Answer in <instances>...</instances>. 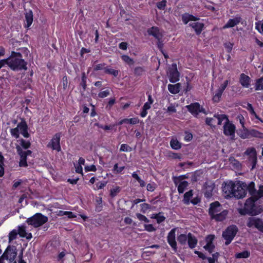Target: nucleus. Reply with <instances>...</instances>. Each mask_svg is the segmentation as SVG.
I'll return each mask as SVG.
<instances>
[{"instance_id": "a19ab883", "label": "nucleus", "mask_w": 263, "mask_h": 263, "mask_svg": "<svg viewBox=\"0 0 263 263\" xmlns=\"http://www.w3.org/2000/svg\"><path fill=\"white\" fill-rule=\"evenodd\" d=\"M177 240L181 245H184L186 243V240H187V236L185 234H180L178 237Z\"/></svg>"}, {"instance_id": "7c9ffc66", "label": "nucleus", "mask_w": 263, "mask_h": 263, "mask_svg": "<svg viewBox=\"0 0 263 263\" xmlns=\"http://www.w3.org/2000/svg\"><path fill=\"white\" fill-rule=\"evenodd\" d=\"M193 190H191L186 192L184 195L183 201L186 205L189 204L190 203V198L193 196Z\"/></svg>"}, {"instance_id": "13d9d810", "label": "nucleus", "mask_w": 263, "mask_h": 263, "mask_svg": "<svg viewBox=\"0 0 263 263\" xmlns=\"http://www.w3.org/2000/svg\"><path fill=\"white\" fill-rule=\"evenodd\" d=\"M96 202L98 203V205L96 206V210L100 211L102 208V198L101 197L97 198Z\"/></svg>"}, {"instance_id": "a18cd8bd", "label": "nucleus", "mask_w": 263, "mask_h": 263, "mask_svg": "<svg viewBox=\"0 0 263 263\" xmlns=\"http://www.w3.org/2000/svg\"><path fill=\"white\" fill-rule=\"evenodd\" d=\"M122 59L126 62L127 64L131 65L134 63V60L131 59L129 57L126 55H123L122 56Z\"/></svg>"}, {"instance_id": "72a5a7b5", "label": "nucleus", "mask_w": 263, "mask_h": 263, "mask_svg": "<svg viewBox=\"0 0 263 263\" xmlns=\"http://www.w3.org/2000/svg\"><path fill=\"white\" fill-rule=\"evenodd\" d=\"M170 145L174 149H178L181 148L180 143L176 139H172L170 142Z\"/></svg>"}, {"instance_id": "6ab92c4d", "label": "nucleus", "mask_w": 263, "mask_h": 263, "mask_svg": "<svg viewBox=\"0 0 263 263\" xmlns=\"http://www.w3.org/2000/svg\"><path fill=\"white\" fill-rule=\"evenodd\" d=\"M204 187V196L206 198H210L212 196V192L215 187L214 184L212 183H205Z\"/></svg>"}, {"instance_id": "f3484780", "label": "nucleus", "mask_w": 263, "mask_h": 263, "mask_svg": "<svg viewBox=\"0 0 263 263\" xmlns=\"http://www.w3.org/2000/svg\"><path fill=\"white\" fill-rule=\"evenodd\" d=\"M242 20V18L239 16H236L233 18L229 19L228 22L223 26V29L232 28L238 25Z\"/></svg>"}, {"instance_id": "423d86ee", "label": "nucleus", "mask_w": 263, "mask_h": 263, "mask_svg": "<svg viewBox=\"0 0 263 263\" xmlns=\"http://www.w3.org/2000/svg\"><path fill=\"white\" fill-rule=\"evenodd\" d=\"M248 227H255L258 231L263 233V221L258 218L251 217L248 218L246 222Z\"/></svg>"}, {"instance_id": "2eb2a0df", "label": "nucleus", "mask_w": 263, "mask_h": 263, "mask_svg": "<svg viewBox=\"0 0 263 263\" xmlns=\"http://www.w3.org/2000/svg\"><path fill=\"white\" fill-rule=\"evenodd\" d=\"M175 229L171 230L168 234L167 239L169 245L176 251L177 250V243L175 240Z\"/></svg>"}, {"instance_id": "f8f14e48", "label": "nucleus", "mask_w": 263, "mask_h": 263, "mask_svg": "<svg viewBox=\"0 0 263 263\" xmlns=\"http://www.w3.org/2000/svg\"><path fill=\"white\" fill-rule=\"evenodd\" d=\"M235 182L230 181L225 184V185L222 187V191L226 197H232L234 196V189Z\"/></svg>"}, {"instance_id": "09e8293b", "label": "nucleus", "mask_w": 263, "mask_h": 263, "mask_svg": "<svg viewBox=\"0 0 263 263\" xmlns=\"http://www.w3.org/2000/svg\"><path fill=\"white\" fill-rule=\"evenodd\" d=\"M144 70L142 67H137L134 69V73L137 76H140L144 72Z\"/></svg>"}, {"instance_id": "1a4fd4ad", "label": "nucleus", "mask_w": 263, "mask_h": 263, "mask_svg": "<svg viewBox=\"0 0 263 263\" xmlns=\"http://www.w3.org/2000/svg\"><path fill=\"white\" fill-rule=\"evenodd\" d=\"M61 133H58L55 134L52 138L50 142L47 145V147L51 148L53 150L60 152L61 150L60 146V137Z\"/></svg>"}, {"instance_id": "774afa93", "label": "nucleus", "mask_w": 263, "mask_h": 263, "mask_svg": "<svg viewBox=\"0 0 263 263\" xmlns=\"http://www.w3.org/2000/svg\"><path fill=\"white\" fill-rule=\"evenodd\" d=\"M182 20L183 22L186 24L190 21V18L189 17V14H184L182 16Z\"/></svg>"}, {"instance_id": "9d476101", "label": "nucleus", "mask_w": 263, "mask_h": 263, "mask_svg": "<svg viewBox=\"0 0 263 263\" xmlns=\"http://www.w3.org/2000/svg\"><path fill=\"white\" fill-rule=\"evenodd\" d=\"M188 110L195 117H197L199 112H203L206 114L205 109L200 106L198 103H192L186 106Z\"/></svg>"}, {"instance_id": "9b49d317", "label": "nucleus", "mask_w": 263, "mask_h": 263, "mask_svg": "<svg viewBox=\"0 0 263 263\" xmlns=\"http://www.w3.org/2000/svg\"><path fill=\"white\" fill-rule=\"evenodd\" d=\"M168 76L170 81L172 83H175L179 80V73L176 64H173L169 68Z\"/></svg>"}, {"instance_id": "864d4df0", "label": "nucleus", "mask_w": 263, "mask_h": 263, "mask_svg": "<svg viewBox=\"0 0 263 263\" xmlns=\"http://www.w3.org/2000/svg\"><path fill=\"white\" fill-rule=\"evenodd\" d=\"M166 0H162L157 4V8L160 10H164L166 6Z\"/></svg>"}, {"instance_id": "f03ea898", "label": "nucleus", "mask_w": 263, "mask_h": 263, "mask_svg": "<svg viewBox=\"0 0 263 263\" xmlns=\"http://www.w3.org/2000/svg\"><path fill=\"white\" fill-rule=\"evenodd\" d=\"M238 231L237 227L235 225H231L223 231L222 237L226 240L225 245H229L233 240Z\"/></svg>"}, {"instance_id": "412c9836", "label": "nucleus", "mask_w": 263, "mask_h": 263, "mask_svg": "<svg viewBox=\"0 0 263 263\" xmlns=\"http://www.w3.org/2000/svg\"><path fill=\"white\" fill-rule=\"evenodd\" d=\"M25 17L26 24L25 27L29 28L32 23L33 20V12L31 10H29L28 11H26L25 13Z\"/></svg>"}, {"instance_id": "ea45409f", "label": "nucleus", "mask_w": 263, "mask_h": 263, "mask_svg": "<svg viewBox=\"0 0 263 263\" xmlns=\"http://www.w3.org/2000/svg\"><path fill=\"white\" fill-rule=\"evenodd\" d=\"M17 234V231L16 230L11 231L9 234V242L10 243L12 240L16 239Z\"/></svg>"}, {"instance_id": "c9c22d12", "label": "nucleus", "mask_w": 263, "mask_h": 263, "mask_svg": "<svg viewBox=\"0 0 263 263\" xmlns=\"http://www.w3.org/2000/svg\"><path fill=\"white\" fill-rule=\"evenodd\" d=\"M16 127L17 128L18 130H20V132L25 130L26 129H28V126L27 125L26 121L24 120H22L21 122L17 124Z\"/></svg>"}, {"instance_id": "338daca9", "label": "nucleus", "mask_w": 263, "mask_h": 263, "mask_svg": "<svg viewBox=\"0 0 263 263\" xmlns=\"http://www.w3.org/2000/svg\"><path fill=\"white\" fill-rule=\"evenodd\" d=\"M115 98H111L109 99V101H108V105L106 107V108L108 109H110L111 106L115 104Z\"/></svg>"}, {"instance_id": "f704fd0d", "label": "nucleus", "mask_w": 263, "mask_h": 263, "mask_svg": "<svg viewBox=\"0 0 263 263\" xmlns=\"http://www.w3.org/2000/svg\"><path fill=\"white\" fill-rule=\"evenodd\" d=\"M189 175L187 174L184 175H181L178 177H173V181L174 182V184L177 186L178 184L184 179L188 178Z\"/></svg>"}, {"instance_id": "a211bd4d", "label": "nucleus", "mask_w": 263, "mask_h": 263, "mask_svg": "<svg viewBox=\"0 0 263 263\" xmlns=\"http://www.w3.org/2000/svg\"><path fill=\"white\" fill-rule=\"evenodd\" d=\"M149 35H152L157 40H161L163 34L160 30L157 27H152L147 30Z\"/></svg>"}, {"instance_id": "0e129e2a", "label": "nucleus", "mask_w": 263, "mask_h": 263, "mask_svg": "<svg viewBox=\"0 0 263 263\" xmlns=\"http://www.w3.org/2000/svg\"><path fill=\"white\" fill-rule=\"evenodd\" d=\"M255 28L260 33L263 34V22L261 24L256 23Z\"/></svg>"}, {"instance_id": "cd10ccee", "label": "nucleus", "mask_w": 263, "mask_h": 263, "mask_svg": "<svg viewBox=\"0 0 263 263\" xmlns=\"http://www.w3.org/2000/svg\"><path fill=\"white\" fill-rule=\"evenodd\" d=\"M139 119L137 118H133L130 119H124L121 120L119 123V125H122L123 123H128L131 124H136L139 123Z\"/></svg>"}, {"instance_id": "a878e982", "label": "nucleus", "mask_w": 263, "mask_h": 263, "mask_svg": "<svg viewBox=\"0 0 263 263\" xmlns=\"http://www.w3.org/2000/svg\"><path fill=\"white\" fill-rule=\"evenodd\" d=\"M250 78L244 73L240 75V83L245 87L248 88L250 85Z\"/></svg>"}, {"instance_id": "680f3d73", "label": "nucleus", "mask_w": 263, "mask_h": 263, "mask_svg": "<svg viewBox=\"0 0 263 263\" xmlns=\"http://www.w3.org/2000/svg\"><path fill=\"white\" fill-rule=\"evenodd\" d=\"M109 95V91L108 90H106L105 91H101L99 93L98 96L100 98H103L107 96H108Z\"/></svg>"}, {"instance_id": "ddd939ff", "label": "nucleus", "mask_w": 263, "mask_h": 263, "mask_svg": "<svg viewBox=\"0 0 263 263\" xmlns=\"http://www.w3.org/2000/svg\"><path fill=\"white\" fill-rule=\"evenodd\" d=\"M235 126L232 123L229 122L228 121L224 123L223 126V133L226 136H230L232 139L234 138L235 136Z\"/></svg>"}, {"instance_id": "2f4dec72", "label": "nucleus", "mask_w": 263, "mask_h": 263, "mask_svg": "<svg viewBox=\"0 0 263 263\" xmlns=\"http://www.w3.org/2000/svg\"><path fill=\"white\" fill-rule=\"evenodd\" d=\"M241 138L243 139L251 138V134L250 129L244 128L239 134Z\"/></svg>"}, {"instance_id": "4d7b16f0", "label": "nucleus", "mask_w": 263, "mask_h": 263, "mask_svg": "<svg viewBox=\"0 0 263 263\" xmlns=\"http://www.w3.org/2000/svg\"><path fill=\"white\" fill-rule=\"evenodd\" d=\"M137 218L141 221H144L145 222H148L149 220L143 215L138 213L136 214Z\"/></svg>"}, {"instance_id": "39448f33", "label": "nucleus", "mask_w": 263, "mask_h": 263, "mask_svg": "<svg viewBox=\"0 0 263 263\" xmlns=\"http://www.w3.org/2000/svg\"><path fill=\"white\" fill-rule=\"evenodd\" d=\"M258 198V197L253 196L246 200L245 206L246 210L248 211L249 215L253 216L259 214L257 206L255 204V202L256 201Z\"/></svg>"}, {"instance_id": "58836bf2", "label": "nucleus", "mask_w": 263, "mask_h": 263, "mask_svg": "<svg viewBox=\"0 0 263 263\" xmlns=\"http://www.w3.org/2000/svg\"><path fill=\"white\" fill-rule=\"evenodd\" d=\"M104 71L105 73L113 75L115 77H117L119 74L118 70L111 68H104Z\"/></svg>"}, {"instance_id": "f257e3e1", "label": "nucleus", "mask_w": 263, "mask_h": 263, "mask_svg": "<svg viewBox=\"0 0 263 263\" xmlns=\"http://www.w3.org/2000/svg\"><path fill=\"white\" fill-rule=\"evenodd\" d=\"M7 65L13 70H26V62L22 59L19 52H12L10 57L7 59Z\"/></svg>"}, {"instance_id": "bf43d9fd", "label": "nucleus", "mask_w": 263, "mask_h": 263, "mask_svg": "<svg viewBox=\"0 0 263 263\" xmlns=\"http://www.w3.org/2000/svg\"><path fill=\"white\" fill-rule=\"evenodd\" d=\"M141 211L143 213H145L147 210L151 209V205L147 203H143L141 205Z\"/></svg>"}, {"instance_id": "052dcab7", "label": "nucleus", "mask_w": 263, "mask_h": 263, "mask_svg": "<svg viewBox=\"0 0 263 263\" xmlns=\"http://www.w3.org/2000/svg\"><path fill=\"white\" fill-rule=\"evenodd\" d=\"M233 44L230 42L226 43L224 44V47L227 49L228 52H230L233 48Z\"/></svg>"}, {"instance_id": "3c124183", "label": "nucleus", "mask_w": 263, "mask_h": 263, "mask_svg": "<svg viewBox=\"0 0 263 263\" xmlns=\"http://www.w3.org/2000/svg\"><path fill=\"white\" fill-rule=\"evenodd\" d=\"M120 191V187L119 186H116L115 188H114L110 190V195L112 197H114L116 196L118 193Z\"/></svg>"}, {"instance_id": "c03bdc74", "label": "nucleus", "mask_w": 263, "mask_h": 263, "mask_svg": "<svg viewBox=\"0 0 263 263\" xmlns=\"http://www.w3.org/2000/svg\"><path fill=\"white\" fill-rule=\"evenodd\" d=\"M205 123L207 125L210 126H215L214 124L216 123V119L214 118H206L205 119Z\"/></svg>"}, {"instance_id": "37998d69", "label": "nucleus", "mask_w": 263, "mask_h": 263, "mask_svg": "<svg viewBox=\"0 0 263 263\" xmlns=\"http://www.w3.org/2000/svg\"><path fill=\"white\" fill-rule=\"evenodd\" d=\"M248 160L252 165L251 170H253L255 167L257 163V155L249 157Z\"/></svg>"}, {"instance_id": "4be33fe9", "label": "nucleus", "mask_w": 263, "mask_h": 263, "mask_svg": "<svg viewBox=\"0 0 263 263\" xmlns=\"http://www.w3.org/2000/svg\"><path fill=\"white\" fill-rule=\"evenodd\" d=\"M228 214V211L222 210L218 214L211 217L212 219L216 220L218 221H221L226 219V216Z\"/></svg>"}, {"instance_id": "bb28decb", "label": "nucleus", "mask_w": 263, "mask_h": 263, "mask_svg": "<svg viewBox=\"0 0 263 263\" xmlns=\"http://www.w3.org/2000/svg\"><path fill=\"white\" fill-rule=\"evenodd\" d=\"M214 118L216 119V123L218 125H221L222 122L225 120V122H227L229 121L227 117L225 115H219V114H215Z\"/></svg>"}, {"instance_id": "603ef678", "label": "nucleus", "mask_w": 263, "mask_h": 263, "mask_svg": "<svg viewBox=\"0 0 263 263\" xmlns=\"http://www.w3.org/2000/svg\"><path fill=\"white\" fill-rule=\"evenodd\" d=\"M21 145L25 149H27L30 146V142L26 141L25 140L22 139L21 140Z\"/></svg>"}, {"instance_id": "e2e57ef3", "label": "nucleus", "mask_w": 263, "mask_h": 263, "mask_svg": "<svg viewBox=\"0 0 263 263\" xmlns=\"http://www.w3.org/2000/svg\"><path fill=\"white\" fill-rule=\"evenodd\" d=\"M145 229L148 232H153L156 230V229L153 226L152 224H145L144 225Z\"/></svg>"}, {"instance_id": "5701e85b", "label": "nucleus", "mask_w": 263, "mask_h": 263, "mask_svg": "<svg viewBox=\"0 0 263 263\" xmlns=\"http://www.w3.org/2000/svg\"><path fill=\"white\" fill-rule=\"evenodd\" d=\"M210 239L209 240H207L208 243L207 244L204 246V248L209 251L210 253H212L213 251V250L215 248L214 245H213L212 242V240L214 239V236L213 235H209L207 237V239Z\"/></svg>"}, {"instance_id": "6e6552de", "label": "nucleus", "mask_w": 263, "mask_h": 263, "mask_svg": "<svg viewBox=\"0 0 263 263\" xmlns=\"http://www.w3.org/2000/svg\"><path fill=\"white\" fill-rule=\"evenodd\" d=\"M16 148L17 154L21 157L19 163L20 166L21 167H26L28 165L26 161L27 156L31 155L32 152L30 150L23 151L22 147L19 145H17Z\"/></svg>"}, {"instance_id": "69168bd1", "label": "nucleus", "mask_w": 263, "mask_h": 263, "mask_svg": "<svg viewBox=\"0 0 263 263\" xmlns=\"http://www.w3.org/2000/svg\"><path fill=\"white\" fill-rule=\"evenodd\" d=\"M246 108L250 112L251 115L255 114V111L254 110L253 107L251 104L248 103L247 106L246 107Z\"/></svg>"}, {"instance_id": "79ce46f5", "label": "nucleus", "mask_w": 263, "mask_h": 263, "mask_svg": "<svg viewBox=\"0 0 263 263\" xmlns=\"http://www.w3.org/2000/svg\"><path fill=\"white\" fill-rule=\"evenodd\" d=\"M86 79L87 77L86 76L85 73L83 72L82 73V81L80 83V85L83 87L84 91L85 90L86 88Z\"/></svg>"}, {"instance_id": "0eeeda50", "label": "nucleus", "mask_w": 263, "mask_h": 263, "mask_svg": "<svg viewBox=\"0 0 263 263\" xmlns=\"http://www.w3.org/2000/svg\"><path fill=\"white\" fill-rule=\"evenodd\" d=\"M4 253L5 259L8 260L10 263L14 262L17 254L16 248L14 246H8Z\"/></svg>"}, {"instance_id": "c756f323", "label": "nucleus", "mask_w": 263, "mask_h": 263, "mask_svg": "<svg viewBox=\"0 0 263 263\" xmlns=\"http://www.w3.org/2000/svg\"><path fill=\"white\" fill-rule=\"evenodd\" d=\"M178 191L179 194H182L184 192V190L186 188V187L189 185L188 182L186 181H180L178 184Z\"/></svg>"}, {"instance_id": "20e7f679", "label": "nucleus", "mask_w": 263, "mask_h": 263, "mask_svg": "<svg viewBox=\"0 0 263 263\" xmlns=\"http://www.w3.org/2000/svg\"><path fill=\"white\" fill-rule=\"evenodd\" d=\"M234 186L233 197L237 199L245 197L247 194V184L245 182L237 181L235 182Z\"/></svg>"}, {"instance_id": "aec40b11", "label": "nucleus", "mask_w": 263, "mask_h": 263, "mask_svg": "<svg viewBox=\"0 0 263 263\" xmlns=\"http://www.w3.org/2000/svg\"><path fill=\"white\" fill-rule=\"evenodd\" d=\"M189 26L194 29L197 34L199 35L203 30L204 24L199 22H193L190 23Z\"/></svg>"}, {"instance_id": "de8ad7c7", "label": "nucleus", "mask_w": 263, "mask_h": 263, "mask_svg": "<svg viewBox=\"0 0 263 263\" xmlns=\"http://www.w3.org/2000/svg\"><path fill=\"white\" fill-rule=\"evenodd\" d=\"M4 159V157L0 155V177H2L4 174V168L3 167Z\"/></svg>"}, {"instance_id": "6e6d98bb", "label": "nucleus", "mask_w": 263, "mask_h": 263, "mask_svg": "<svg viewBox=\"0 0 263 263\" xmlns=\"http://www.w3.org/2000/svg\"><path fill=\"white\" fill-rule=\"evenodd\" d=\"M132 148L128 145L125 144H122L121 145L120 151L122 152H127L128 151H131Z\"/></svg>"}, {"instance_id": "b1692460", "label": "nucleus", "mask_w": 263, "mask_h": 263, "mask_svg": "<svg viewBox=\"0 0 263 263\" xmlns=\"http://www.w3.org/2000/svg\"><path fill=\"white\" fill-rule=\"evenodd\" d=\"M187 242L190 248H194L197 243V240L195 236L189 233L187 235Z\"/></svg>"}, {"instance_id": "4c0bfd02", "label": "nucleus", "mask_w": 263, "mask_h": 263, "mask_svg": "<svg viewBox=\"0 0 263 263\" xmlns=\"http://www.w3.org/2000/svg\"><path fill=\"white\" fill-rule=\"evenodd\" d=\"M161 213H159L158 214H155L152 217L157 220V221L158 223H160L163 221H164L165 219V217L161 215Z\"/></svg>"}, {"instance_id": "473e14b6", "label": "nucleus", "mask_w": 263, "mask_h": 263, "mask_svg": "<svg viewBox=\"0 0 263 263\" xmlns=\"http://www.w3.org/2000/svg\"><path fill=\"white\" fill-rule=\"evenodd\" d=\"M244 154L248 156L249 157L257 155L256 151L254 147L248 148Z\"/></svg>"}, {"instance_id": "5fc2aeb1", "label": "nucleus", "mask_w": 263, "mask_h": 263, "mask_svg": "<svg viewBox=\"0 0 263 263\" xmlns=\"http://www.w3.org/2000/svg\"><path fill=\"white\" fill-rule=\"evenodd\" d=\"M18 131L17 128L16 127L11 129L10 133L12 136L14 137L15 138H18L19 137Z\"/></svg>"}, {"instance_id": "393cba45", "label": "nucleus", "mask_w": 263, "mask_h": 263, "mask_svg": "<svg viewBox=\"0 0 263 263\" xmlns=\"http://www.w3.org/2000/svg\"><path fill=\"white\" fill-rule=\"evenodd\" d=\"M181 86V85L180 83H178L175 85L168 84V90L171 93L176 94L179 92Z\"/></svg>"}, {"instance_id": "dca6fc26", "label": "nucleus", "mask_w": 263, "mask_h": 263, "mask_svg": "<svg viewBox=\"0 0 263 263\" xmlns=\"http://www.w3.org/2000/svg\"><path fill=\"white\" fill-rule=\"evenodd\" d=\"M247 191H249L251 197H257L258 198L261 197L263 196V193L260 191V189L258 192H257L255 189V184L253 182H251L248 185H247Z\"/></svg>"}, {"instance_id": "8fccbe9b", "label": "nucleus", "mask_w": 263, "mask_h": 263, "mask_svg": "<svg viewBox=\"0 0 263 263\" xmlns=\"http://www.w3.org/2000/svg\"><path fill=\"white\" fill-rule=\"evenodd\" d=\"M262 78L258 79L256 83V90H263Z\"/></svg>"}, {"instance_id": "4468645a", "label": "nucleus", "mask_w": 263, "mask_h": 263, "mask_svg": "<svg viewBox=\"0 0 263 263\" xmlns=\"http://www.w3.org/2000/svg\"><path fill=\"white\" fill-rule=\"evenodd\" d=\"M222 210V205L218 201H215L210 204V207L209 209V213L211 217H212Z\"/></svg>"}, {"instance_id": "49530a36", "label": "nucleus", "mask_w": 263, "mask_h": 263, "mask_svg": "<svg viewBox=\"0 0 263 263\" xmlns=\"http://www.w3.org/2000/svg\"><path fill=\"white\" fill-rule=\"evenodd\" d=\"M17 233L21 237H25L26 236L25 235L26 234V227L24 226L18 227Z\"/></svg>"}, {"instance_id": "c85d7f7f", "label": "nucleus", "mask_w": 263, "mask_h": 263, "mask_svg": "<svg viewBox=\"0 0 263 263\" xmlns=\"http://www.w3.org/2000/svg\"><path fill=\"white\" fill-rule=\"evenodd\" d=\"M251 138L254 137L259 139H263V133H261L255 129L250 128Z\"/></svg>"}, {"instance_id": "7ed1b4c3", "label": "nucleus", "mask_w": 263, "mask_h": 263, "mask_svg": "<svg viewBox=\"0 0 263 263\" xmlns=\"http://www.w3.org/2000/svg\"><path fill=\"white\" fill-rule=\"evenodd\" d=\"M48 218L47 216L41 213H36L31 217L28 218L26 220L29 225H31L34 228H38L48 221Z\"/></svg>"}, {"instance_id": "e433bc0d", "label": "nucleus", "mask_w": 263, "mask_h": 263, "mask_svg": "<svg viewBox=\"0 0 263 263\" xmlns=\"http://www.w3.org/2000/svg\"><path fill=\"white\" fill-rule=\"evenodd\" d=\"M250 253L248 251H245L238 253L236 254V257L237 258H246L249 257Z\"/></svg>"}]
</instances>
